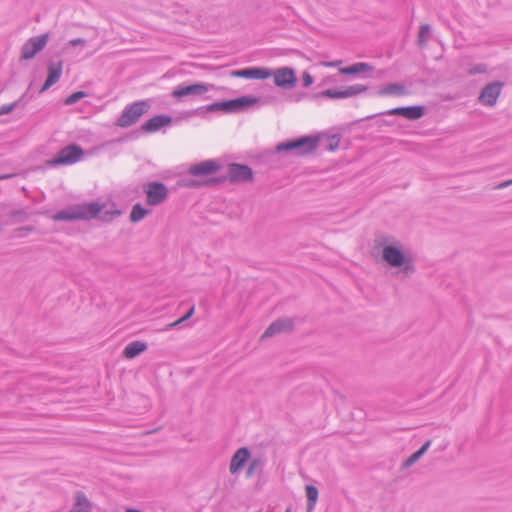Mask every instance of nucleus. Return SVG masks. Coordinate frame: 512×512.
Segmentation results:
<instances>
[{
    "label": "nucleus",
    "instance_id": "f257e3e1",
    "mask_svg": "<svg viewBox=\"0 0 512 512\" xmlns=\"http://www.w3.org/2000/svg\"><path fill=\"white\" fill-rule=\"evenodd\" d=\"M120 215L117 209L105 210L104 206L96 203H85L62 209L52 216L54 221L90 220L97 216L105 221H110Z\"/></svg>",
    "mask_w": 512,
    "mask_h": 512
},
{
    "label": "nucleus",
    "instance_id": "72a5a7b5",
    "mask_svg": "<svg viewBox=\"0 0 512 512\" xmlns=\"http://www.w3.org/2000/svg\"><path fill=\"white\" fill-rule=\"evenodd\" d=\"M86 41L82 38H75L69 41L71 46L85 45Z\"/></svg>",
    "mask_w": 512,
    "mask_h": 512
},
{
    "label": "nucleus",
    "instance_id": "0eeeda50",
    "mask_svg": "<svg viewBox=\"0 0 512 512\" xmlns=\"http://www.w3.org/2000/svg\"><path fill=\"white\" fill-rule=\"evenodd\" d=\"M213 88L209 83H193L190 85H178L172 91V96L175 99L181 100L184 97H203L207 92Z\"/></svg>",
    "mask_w": 512,
    "mask_h": 512
},
{
    "label": "nucleus",
    "instance_id": "c85d7f7f",
    "mask_svg": "<svg viewBox=\"0 0 512 512\" xmlns=\"http://www.w3.org/2000/svg\"><path fill=\"white\" fill-rule=\"evenodd\" d=\"M86 96V93L83 92V91H77V92H74L72 93L71 95H69L64 103L66 105H73L75 103H77L80 99L84 98Z\"/></svg>",
    "mask_w": 512,
    "mask_h": 512
},
{
    "label": "nucleus",
    "instance_id": "412c9836",
    "mask_svg": "<svg viewBox=\"0 0 512 512\" xmlns=\"http://www.w3.org/2000/svg\"><path fill=\"white\" fill-rule=\"evenodd\" d=\"M147 349V344L141 341H133L129 343L123 351V355L127 359H133Z\"/></svg>",
    "mask_w": 512,
    "mask_h": 512
},
{
    "label": "nucleus",
    "instance_id": "f8f14e48",
    "mask_svg": "<svg viewBox=\"0 0 512 512\" xmlns=\"http://www.w3.org/2000/svg\"><path fill=\"white\" fill-rule=\"evenodd\" d=\"M502 87L503 83L499 81L487 84L480 93V103L489 107L494 106L501 93Z\"/></svg>",
    "mask_w": 512,
    "mask_h": 512
},
{
    "label": "nucleus",
    "instance_id": "4be33fe9",
    "mask_svg": "<svg viewBox=\"0 0 512 512\" xmlns=\"http://www.w3.org/2000/svg\"><path fill=\"white\" fill-rule=\"evenodd\" d=\"M74 498L75 503L69 512H90L91 504L83 492H76Z\"/></svg>",
    "mask_w": 512,
    "mask_h": 512
},
{
    "label": "nucleus",
    "instance_id": "473e14b6",
    "mask_svg": "<svg viewBox=\"0 0 512 512\" xmlns=\"http://www.w3.org/2000/svg\"><path fill=\"white\" fill-rule=\"evenodd\" d=\"M302 81L304 87H309L313 83V77L309 73L305 72L303 74Z\"/></svg>",
    "mask_w": 512,
    "mask_h": 512
},
{
    "label": "nucleus",
    "instance_id": "58836bf2",
    "mask_svg": "<svg viewBox=\"0 0 512 512\" xmlns=\"http://www.w3.org/2000/svg\"><path fill=\"white\" fill-rule=\"evenodd\" d=\"M484 71H485V68H482L480 66L475 69V72H484Z\"/></svg>",
    "mask_w": 512,
    "mask_h": 512
},
{
    "label": "nucleus",
    "instance_id": "4c0bfd02",
    "mask_svg": "<svg viewBox=\"0 0 512 512\" xmlns=\"http://www.w3.org/2000/svg\"><path fill=\"white\" fill-rule=\"evenodd\" d=\"M126 512H141L140 510L133 509V508H127Z\"/></svg>",
    "mask_w": 512,
    "mask_h": 512
},
{
    "label": "nucleus",
    "instance_id": "39448f33",
    "mask_svg": "<svg viewBox=\"0 0 512 512\" xmlns=\"http://www.w3.org/2000/svg\"><path fill=\"white\" fill-rule=\"evenodd\" d=\"M382 257L392 267H403L405 274H409L414 270L412 262L396 246L386 245L382 250Z\"/></svg>",
    "mask_w": 512,
    "mask_h": 512
},
{
    "label": "nucleus",
    "instance_id": "c9c22d12",
    "mask_svg": "<svg viewBox=\"0 0 512 512\" xmlns=\"http://www.w3.org/2000/svg\"><path fill=\"white\" fill-rule=\"evenodd\" d=\"M339 63H341V62H340V61L323 62V65H324V66H327V67H335V66H337Z\"/></svg>",
    "mask_w": 512,
    "mask_h": 512
},
{
    "label": "nucleus",
    "instance_id": "bb28decb",
    "mask_svg": "<svg viewBox=\"0 0 512 512\" xmlns=\"http://www.w3.org/2000/svg\"><path fill=\"white\" fill-rule=\"evenodd\" d=\"M149 213L148 209H145L142 207L141 204H135L132 207L131 213H130V220L131 222H139L141 221L147 214Z\"/></svg>",
    "mask_w": 512,
    "mask_h": 512
},
{
    "label": "nucleus",
    "instance_id": "a878e982",
    "mask_svg": "<svg viewBox=\"0 0 512 512\" xmlns=\"http://www.w3.org/2000/svg\"><path fill=\"white\" fill-rule=\"evenodd\" d=\"M430 447V441H426L417 451L412 453L403 463V467L408 468L416 463Z\"/></svg>",
    "mask_w": 512,
    "mask_h": 512
},
{
    "label": "nucleus",
    "instance_id": "ea45409f",
    "mask_svg": "<svg viewBox=\"0 0 512 512\" xmlns=\"http://www.w3.org/2000/svg\"><path fill=\"white\" fill-rule=\"evenodd\" d=\"M286 512H290V510L288 509V510H286Z\"/></svg>",
    "mask_w": 512,
    "mask_h": 512
},
{
    "label": "nucleus",
    "instance_id": "423d86ee",
    "mask_svg": "<svg viewBox=\"0 0 512 512\" xmlns=\"http://www.w3.org/2000/svg\"><path fill=\"white\" fill-rule=\"evenodd\" d=\"M82 156H83V149L76 144H70V145L62 148L47 163L51 167L72 165V164L78 162Z\"/></svg>",
    "mask_w": 512,
    "mask_h": 512
},
{
    "label": "nucleus",
    "instance_id": "dca6fc26",
    "mask_svg": "<svg viewBox=\"0 0 512 512\" xmlns=\"http://www.w3.org/2000/svg\"><path fill=\"white\" fill-rule=\"evenodd\" d=\"M384 114L402 116L409 120H417L424 116L425 108L423 106L397 107L388 110Z\"/></svg>",
    "mask_w": 512,
    "mask_h": 512
},
{
    "label": "nucleus",
    "instance_id": "6ab92c4d",
    "mask_svg": "<svg viewBox=\"0 0 512 512\" xmlns=\"http://www.w3.org/2000/svg\"><path fill=\"white\" fill-rule=\"evenodd\" d=\"M293 327V322L291 319H278L274 321L263 333L262 338L272 337L277 333L282 331H289Z\"/></svg>",
    "mask_w": 512,
    "mask_h": 512
},
{
    "label": "nucleus",
    "instance_id": "4468645a",
    "mask_svg": "<svg viewBox=\"0 0 512 512\" xmlns=\"http://www.w3.org/2000/svg\"><path fill=\"white\" fill-rule=\"evenodd\" d=\"M272 72L264 67H249L233 70L231 76L245 79H267Z\"/></svg>",
    "mask_w": 512,
    "mask_h": 512
},
{
    "label": "nucleus",
    "instance_id": "f03ea898",
    "mask_svg": "<svg viewBox=\"0 0 512 512\" xmlns=\"http://www.w3.org/2000/svg\"><path fill=\"white\" fill-rule=\"evenodd\" d=\"M318 143L319 138L317 136H302L279 143L275 148V153L289 152L296 156H304L313 153L317 149Z\"/></svg>",
    "mask_w": 512,
    "mask_h": 512
},
{
    "label": "nucleus",
    "instance_id": "f3484780",
    "mask_svg": "<svg viewBox=\"0 0 512 512\" xmlns=\"http://www.w3.org/2000/svg\"><path fill=\"white\" fill-rule=\"evenodd\" d=\"M172 122V117L169 115H155L146 121L142 126V131L146 133H154L159 131L161 128L168 126Z\"/></svg>",
    "mask_w": 512,
    "mask_h": 512
},
{
    "label": "nucleus",
    "instance_id": "2eb2a0df",
    "mask_svg": "<svg viewBox=\"0 0 512 512\" xmlns=\"http://www.w3.org/2000/svg\"><path fill=\"white\" fill-rule=\"evenodd\" d=\"M274 83L278 87L289 89L294 87L296 83V76L293 69L282 67L277 69L274 73Z\"/></svg>",
    "mask_w": 512,
    "mask_h": 512
},
{
    "label": "nucleus",
    "instance_id": "9b49d317",
    "mask_svg": "<svg viewBox=\"0 0 512 512\" xmlns=\"http://www.w3.org/2000/svg\"><path fill=\"white\" fill-rule=\"evenodd\" d=\"M367 90V86L354 84L343 88L326 89L321 95L331 99H345L357 96Z\"/></svg>",
    "mask_w": 512,
    "mask_h": 512
},
{
    "label": "nucleus",
    "instance_id": "2f4dec72",
    "mask_svg": "<svg viewBox=\"0 0 512 512\" xmlns=\"http://www.w3.org/2000/svg\"><path fill=\"white\" fill-rule=\"evenodd\" d=\"M194 310H195L194 306H192L183 317H181L180 319H178L177 321L172 323L171 326L175 327V326L179 325L180 323H182V322L186 321L187 319H189L193 315Z\"/></svg>",
    "mask_w": 512,
    "mask_h": 512
},
{
    "label": "nucleus",
    "instance_id": "9d476101",
    "mask_svg": "<svg viewBox=\"0 0 512 512\" xmlns=\"http://www.w3.org/2000/svg\"><path fill=\"white\" fill-rule=\"evenodd\" d=\"M146 200L151 206L164 202L168 196L167 187L161 182H149L145 187Z\"/></svg>",
    "mask_w": 512,
    "mask_h": 512
},
{
    "label": "nucleus",
    "instance_id": "7ed1b4c3",
    "mask_svg": "<svg viewBox=\"0 0 512 512\" xmlns=\"http://www.w3.org/2000/svg\"><path fill=\"white\" fill-rule=\"evenodd\" d=\"M258 101L259 99L255 96L245 95L235 99L210 104L207 106V111H222L225 113L241 112L255 105Z\"/></svg>",
    "mask_w": 512,
    "mask_h": 512
},
{
    "label": "nucleus",
    "instance_id": "1a4fd4ad",
    "mask_svg": "<svg viewBox=\"0 0 512 512\" xmlns=\"http://www.w3.org/2000/svg\"><path fill=\"white\" fill-rule=\"evenodd\" d=\"M49 40L47 33L29 38L21 48V58L32 59L38 52L44 49Z\"/></svg>",
    "mask_w": 512,
    "mask_h": 512
},
{
    "label": "nucleus",
    "instance_id": "a211bd4d",
    "mask_svg": "<svg viewBox=\"0 0 512 512\" xmlns=\"http://www.w3.org/2000/svg\"><path fill=\"white\" fill-rule=\"evenodd\" d=\"M250 451L246 447L239 448L232 456L230 462V472L236 474L250 459Z\"/></svg>",
    "mask_w": 512,
    "mask_h": 512
},
{
    "label": "nucleus",
    "instance_id": "5701e85b",
    "mask_svg": "<svg viewBox=\"0 0 512 512\" xmlns=\"http://www.w3.org/2000/svg\"><path fill=\"white\" fill-rule=\"evenodd\" d=\"M372 69V66H370L368 63L358 62L350 66L340 68L339 73L344 75H352L371 71Z\"/></svg>",
    "mask_w": 512,
    "mask_h": 512
},
{
    "label": "nucleus",
    "instance_id": "e433bc0d",
    "mask_svg": "<svg viewBox=\"0 0 512 512\" xmlns=\"http://www.w3.org/2000/svg\"><path fill=\"white\" fill-rule=\"evenodd\" d=\"M255 467H256V462H253V463H251V464H250V466H249V468H248V470H247V474H248V476L252 475V473H253V471H254Z\"/></svg>",
    "mask_w": 512,
    "mask_h": 512
},
{
    "label": "nucleus",
    "instance_id": "f704fd0d",
    "mask_svg": "<svg viewBox=\"0 0 512 512\" xmlns=\"http://www.w3.org/2000/svg\"><path fill=\"white\" fill-rule=\"evenodd\" d=\"M510 185H512V179H511V180H508V181H504V182H502V183L498 184V185L496 186V188H497V189H504V188H506V187H509Z\"/></svg>",
    "mask_w": 512,
    "mask_h": 512
},
{
    "label": "nucleus",
    "instance_id": "c756f323",
    "mask_svg": "<svg viewBox=\"0 0 512 512\" xmlns=\"http://www.w3.org/2000/svg\"><path fill=\"white\" fill-rule=\"evenodd\" d=\"M20 101L21 100L19 99V100L14 101L13 103L0 106V116L7 115V114L11 113L16 107L19 106Z\"/></svg>",
    "mask_w": 512,
    "mask_h": 512
},
{
    "label": "nucleus",
    "instance_id": "aec40b11",
    "mask_svg": "<svg viewBox=\"0 0 512 512\" xmlns=\"http://www.w3.org/2000/svg\"><path fill=\"white\" fill-rule=\"evenodd\" d=\"M62 74V62H58L57 64H51L48 66V76L41 88V92L48 90L51 86H53L60 79Z\"/></svg>",
    "mask_w": 512,
    "mask_h": 512
},
{
    "label": "nucleus",
    "instance_id": "cd10ccee",
    "mask_svg": "<svg viewBox=\"0 0 512 512\" xmlns=\"http://www.w3.org/2000/svg\"><path fill=\"white\" fill-rule=\"evenodd\" d=\"M431 33V27L428 24H423L420 26L418 33V44L419 46H424L429 39Z\"/></svg>",
    "mask_w": 512,
    "mask_h": 512
},
{
    "label": "nucleus",
    "instance_id": "6e6552de",
    "mask_svg": "<svg viewBox=\"0 0 512 512\" xmlns=\"http://www.w3.org/2000/svg\"><path fill=\"white\" fill-rule=\"evenodd\" d=\"M252 178V169L248 165L239 163H230L227 166V174L223 177L224 180H228L233 184L249 182Z\"/></svg>",
    "mask_w": 512,
    "mask_h": 512
},
{
    "label": "nucleus",
    "instance_id": "b1692460",
    "mask_svg": "<svg viewBox=\"0 0 512 512\" xmlns=\"http://www.w3.org/2000/svg\"><path fill=\"white\" fill-rule=\"evenodd\" d=\"M379 95L403 96L407 94L404 85L399 83H390L379 90Z\"/></svg>",
    "mask_w": 512,
    "mask_h": 512
},
{
    "label": "nucleus",
    "instance_id": "7c9ffc66",
    "mask_svg": "<svg viewBox=\"0 0 512 512\" xmlns=\"http://www.w3.org/2000/svg\"><path fill=\"white\" fill-rule=\"evenodd\" d=\"M340 143V138L337 135H333L328 139V143L325 146L326 150L335 151Z\"/></svg>",
    "mask_w": 512,
    "mask_h": 512
},
{
    "label": "nucleus",
    "instance_id": "393cba45",
    "mask_svg": "<svg viewBox=\"0 0 512 512\" xmlns=\"http://www.w3.org/2000/svg\"><path fill=\"white\" fill-rule=\"evenodd\" d=\"M305 492L307 497V512H312L318 500V489L314 485H306Z\"/></svg>",
    "mask_w": 512,
    "mask_h": 512
},
{
    "label": "nucleus",
    "instance_id": "ddd939ff",
    "mask_svg": "<svg viewBox=\"0 0 512 512\" xmlns=\"http://www.w3.org/2000/svg\"><path fill=\"white\" fill-rule=\"evenodd\" d=\"M221 165L218 160L209 159L191 165L188 172L192 176H208L216 173Z\"/></svg>",
    "mask_w": 512,
    "mask_h": 512
},
{
    "label": "nucleus",
    "instance_id": "20e7f679",
    "mask_svg": "<svg viewBox=\"0 0 512 512\" xmlns=\"http://www.w3.org/2000/svg\"><path fill=\"white\" fill-rule=\"evenodd\" d=\"M147 101H137L125 107L121 115L117 119L116 124L122 128L130 127L135 124L139 118L148 110Z\"/></svg>",
    "mask_w": 512,
    "mask_h": 512
}]
</instances>
